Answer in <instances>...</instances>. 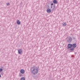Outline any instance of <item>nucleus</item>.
Returning a JSON list of instances; mask_svg holds the SVG:
<instances>
[{"label": "nucleus", "mask_w": 80, "mask_h": 80, "mask_svg": "<svg viewBox=\"0 0 80 80\" xmlns=\"http://www.w3.org/2000/svg\"><path fill=\"white\" fill-rule=\"evenodd\" d=\"M75 50V48H70V49H69V51H71V52H73V51H74Z\"/></svg>", "instance_id": "nucleus-5"}, {"label": "nucleus", "mask_w": 80, "mask_h": 80, "mask_svg": "<svg viewBox=\"0 0 80 80\" xmlns=\"http://www.w3.org/2000/svg\"><path fill=\"white\" fill-rule=\"evenodd\" d=\"M31 71L33 75H35L38 72V68L37 67H32L31 69Z\"/></svg>", "instance_id": "nucleus-1"}, {"label": "nucleus", "mask_w": 80, "mask_h": 80, "mask_svg": "<svg viewBox=\"0 0 80 80\" xmlns=\"http://www.w3.org/2000/svg\"><path fill=\"white\" fill-rule=\"evenodd\" d=\"M53 7H54V8H53V9H54V8H55V5H54Z\"/></svg>", "instance_id": "nucleus-18"}, {"label": "nucleus", "mask_w": 80, "mask_h": 80, "mask_svg": "<svg viewBox=\"0 0 80 80\" xmlns=\"http://www.w3.org/2000/svg\"><path fill=\"white\" fill-rule=\"evenodd\" d=\"M1 68L3 69V70H4V68H3V67H1Z\"/></svg>", "instance_id": "nucleus-19"}, {"label": "nucleus", "mask_w": 80, "mask_h": 80, "mask_svg": "<svg viewBox=\"0 0 80 80\" xmlns=\"http://www.w3.org/2000/svg\"><path fill=\"white\" fill-rule=\"evenodd\" d=\"M72 47L73 48H76V47H77V44H76V43H75L73 44L72 45Z\"/></svg>", "instance_id": "nucleus-7"}, {"label": "nucleus", "mask_w": 80, "mask_h": 80, "mask_svg": "<svg viewBox=\"0 0 80 80\" xmlns=\"http://www.w3.org/2000/svg\"><path fill=\"white\" fill-rule=\"evenodd\" d=\"M21 80H25V78L24 77L22 78H21Z\"/></svg>", "instance_id": "nucleus-12"}, {"label": "nucleus", "mask_w": 80, "mask_h": 80, "mask_svg": "<svg viewBox=\"0 0 80 80\" xmlns=\"http://www.w3.org/2000/svg\"><path fill=\"white\" fill-rule=\"evenodd\" d=\"M23 52V50L22 49H20L19 50H18V54L21 55L22 53Z\"/></svg>", "instance_id": "nucleus-3"}, {"label": "nucleus", "mask_w": 80, "mask_h": 80, "mask_svg": "<svg viewBox=\"0 0 80 80\" xmlns=\"http://www.w3.org/2000/svg\"><path fill=\"white\" fill-rule=\"evenodd\" d=\"M22 76H23V74L20 73L19 74V77H22Z\"/></svg>", "instance_id": "nucleus-14"}, {"label": "nucleus", "mask_w": 80, "mask_h": 80, "mask_svg": "<svg viewBox=\"0 0 80 80\" xmlns=\"http://www.w3.org/2000/svg\"><path fill=\"white\" fill-rule=\"evenodd\" d=\"M72 38H73V39L74 40H75V39H76V38H75L74 37H72Z\"/></svg>", "instance_id": "nucleus-17"}, {"label": "nucleus", "mask_w": 80, "mask_h": 80, "mask_svg": "<svg viewBox=\"0 0 80 80\" xmlns=\"http://www.w3.org/2000/svg\"><path fill=\"white\" fill-rule=\"evenodd\" d=\"M25 70H24L23 69H21L20 70V72L22 74H23L24 73H25Z\"/></svg>", "instance_id": "nucleus-8"}, {"label": "nucleus", "mask_w": 80, "mask_h": 80, "mask_svg": "<svg viewBox=\"0 0 80 80\" xmlns=\"http://www.w3.org/2000/svg\"><path fill=\"white\" fill-rule=\"evenodd\" d=\"M3 71V69L2 68H0V72H2Z\"/></svg>", "instance_id": "nucleus-13"}, {"label": "nucleus", "mask_w": 80, "mask_h": 80, "mask_svg": "<svg viewBox=\"0 0 80 80\" xmlns=\"http://www.w3.org/2000/svg\"><path fill=\"white\" fill-rule=\"evenodd\" d=\"M53 2L54 4H57L58 3V1L57 0H54Z\"/></svg>", "instance_id": "nucleus-6"}, {"label": "nucleus", "mask_w": 80, "mask_h": 80, "mask_svg": "<svg viewBox=\"0 0 80 80\" xmlns=\"http://www.w3.org/2000/svg\"><path fill=\"white\" fill-rule=\"evenodd\" d=\"M52 7H53V6H51V8H52Z\"/></svg>", "instance_id": "nucleus-21"}, {"label": "nucleus", "mask_w": 80, "mask_h": 80, "mask_svg": "<svg viewBox=\"0 0 80 80\" xmlns=\"http://www.w3.org/2000/svg\"><path fill=\"white\" fill-rule=\"evenodd\" d=\"M0 73H1V75H3V72H0Z\"/></svg>", "instance_id": "nucleus-16"}, {"label": "nucleus", "mask_w": 80, "mask_h": 80, "mask_svg": "<svg viewBox=\"0 0 80 80\" xmlns=\"http://www.w3.org/2000/svg\"><path fill=\"white\" fill-rule=\"evenodd\" d=\"M53 5V3H52L51 4V6H52V5Z\"/></svg>", "instance_id": "nucleus-20"}, {"label": "nucleus", "mask_w": 80, "mask_h": 80, "mask_svg": "<svg viewBox=\"0 0 80 80\" xmlns=\"http://www.w3.org/2000/svg\"><path fill=\"white\" fill-rule=\"evenodd\" d=\"M6 4H7V6H9V5H10V3H6Z\"/></svg>", "instance_id": "nucleus-15"}, {"label": "nucleus", "mask_w": 80, "mask_h": 80, "mask_svg": "<svg viewBox=\"0 0 80 80\" xmlns=\"http://www.w3.org/2000/svg\"><path fill=\"white\" fill-rule=\"evenodd\" d=\"M68 47L69 48H70L72 47V44H69L68 45Z\"/></svg>", "instance_id": "nucleus-4"}, {"label": "nucleus", "mask_w": 80, "mask_h": 80, "mask_svg": "<svg viewBox=\"0 0 80 80\" xmlns=\"http://www.w3.org/2000/svg\"><path fill=\"white\" fill-rule=\"evenodd\" d=\"M47 12L48 13H50L51 12L50 9H49V8H48V9L47 10Z\"/></svg>", "instance_id": "nucleus-9"}, {"label": "nucleus", "mask_w": 80, "mask_h": 80, "mask_svg": "<svg viewBox=\"0 0 80 80\" xmlns=\"http://www.w3.org/2000/svg\"><path fill=\"white\" fill-rule=\"evenodd\" d=\"M17 23L18 25H20V21L19 20H18L17 21Z\"/></svg>", "instance_id": "nucleus-10"}, {"label": "nucleus", "mask_w": 80, "mask_h": 80, "mask_svg": "<svg viewBox=\"0 0 80 80\" xmlns=\"http://www.w3.org/2000/svg\"><path fill=\"white\" fill-rule=\"evenodd\" d=\"M66 41L67 43H71L72 40V37H69L66 38Z\"/></svg>", "instance_id": "nucleus-2"}, {"label": "nucleus", "mask_w": 80, "mask_h": 80, "mask_svg": "<svg viewBox=\"0 0 80 80\" xmlns=\"http://www.w3.org/2000/svg\"><path fill=\"white\" fill-rule=\"evenodd\" d=\"M63 26H66L67 25V23L66 22H63L62 23Z\"/></svg>", "instance_id": "nucleus-11"}, {"label": "nucleus", "mask_w": 80, "mask_h": 80, "mask_svg": "<svg viewBox=\"0 0 80 80\" xmlns=\"http://www.w3.org/2000/svg\"><path fill=\"white\" fill-rule=\"evenodd\" d=\"M1 74H0V78H1Z\"/></svg>", "instance_id": "nucleus-22"}]
</instances>
